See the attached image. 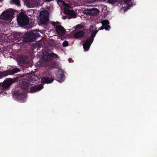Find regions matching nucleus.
Returning a JSON list of instances; mask_svg holds the SVG:
<instances>
[{
	"mask_svg": "<svg viewBox=\"0 0 157 157\" xmlns=\"http://www.w3.org/2000/svg\"><path fill=\"white\" fill-rule=\"evenodd\" d=\"M96 28L95 26H91L89 28L90 31L93 33L92 34L91 36V39L90 40H87L84 42L83 46L84 49L87 51L88 50L90 44L93 42V39L95 36V35L97 33L99 30H96Z\"/></svg>",
	"mask_w": 157,
	"mask_h": 157,
	"instance_id": "f257e3e1",
	"label": "nucleus"
},
{
	"mask_svg": "<svg viewBox=\"0 0 157 157\" xmlns=\"http://www.w3.org/2000/svg\"><path fill=\"white\" fill-rule=\"evenodd\" d=\"M39 31H32L25 33L23 36V40L25 42H29L36 39L40 36Z\"/></svg>",
	"mask_w": 157,
	"mask_h": 157,
	"instance_id": "f03ea898",
	"label": "nucleus"
},
{
	"mask_svg": "<svg viewBox=\"0 0 157 157\" xmlns=\"http://www.w3.org/2000/svg\"><path fill=\"white\" fill-rule=\"evenodd\" d=\"M57 3L59 6L60 5V3L64 6V13L65 14L70 15L71 17L75 18L76 17V14L74 11L66 3L62 0H58Z\"/></svg>",
	"mask_w": 157,
	"mask_h": 157,
	"instance_id": "7ed1b4c3",
	"label": "nucleus"
},
{
	"mask_svg": "<svg viewBox=\"0 0 157 157\" xmlns=\"http://www.w3.org/2000/svg\"><path fill=\"white\" fill-rule=\"evenodd\" d=\"M17 20L19 24L23 25L28 24L29 21L27 16L24 13L19 14L17 18Z\"/></svg>",
	"mask_w": 157,
	"mask_h": 157,
	"instance_id": "20e7f679",
	"label": "nucleus"
},
{
	"mask_svg": "<svg viewBox=\"0 0 157 157\" xmlns=\"http://www.w3.org/2000/svg\"><path fill=\"white\" fill-rule=\"evenodd\" d=\"M14 13L13 10L10 9L2 13L0 16V18L5 20H9L12 18Z\"/></svg>",
	"mask_w": 157,
	"mask_h": 157,
	"instance_id": "39448f33",
	"label": "nucleus"
},
{
	"mask_svg": "<svg viewBox=\"0 0 157 157\" xmlns=\"http://www.w3.org/2000/svg\"><path fill=\"white\" fill-rule=\"evenodd\" d=\"M49 14L46 10L41 11L40 13V17L42 23H45L48 19Z\"/></svg>",
	"mask_w": 157,
	"mask_h": 157,
	"instance_id": "423d86ee",
	"label": "nucleus"
},
{
	"mask_svg": "<svg viewBox=\"0 0 157 157\" xmlns=\"http://www.w3.org/2000/svg\"><path fill=\"white\" fill-rule=\"evenodd\" d=\"M132 5L131 0H124L121 5V9H124V11H125L128 9L129 7L132 6Z\"/></svg>",
	"mask_w": 157,
	"mask_h": 157,
	"instance_id": "0eeeda50",
	"label": "nucleus"
},
{
	"mask_svg": "<svg viewBox=\"0 0 157 157\" xmlns=\"http://www.w3.org/2000/svg\"><path fill=\"white\" fill-rule=\"evenodd\" d=\"M84 13L87 15H97L99 12L98 9L93 8L92 9H87L83 11Z\"/></svg>",
	"mask_w": 157,
	"mask_h": 157,
	"instance_id": "6e6552de",
	"label": "nucleus"
},
{
	"mask_svg": "<svg viewBox=\"0 0 157 157\" xmlns=\"http://www.w3.org/2000/svg\"><path fill=\"white\" fill-rule=\"evenodd\" d=\"M14 82L12 78H9L5 81L1 85L3 88H7L9 87L10 85ZM1 84L2 83H1Z\"/></svg>",
	"mask_w": 157,
	"mask_h": 157,
	"instance_id": "1a4fd4ad",
	"label": "nucleus"
},
{
	"mask_svg": "<svg viewBox=\"0 0 157 157\" xmlns=\"http://www.w3.org/2000/svg\"><path fill=\"white\" fill-rule=\"evenodd\" d=\"M54 26L56 27L57 33L59 35H62L64 34L65 30L63 27L59 25H55Z\"/></svg>",
	"mask_w": 157,
	"mask_h": 157,
	"instance_id": "9d476101",
	"label": "nucleus"
},
{
	"mask_svg": "<svg viewBox=\"0 0 157 157\" xmlns=\"http://www.w3.org/2000/svg\"><path fill=\"white\" fill-rule=\"evenodd\" d=\"M102 25L99 28V30L105 29L106 30H109L110 27L108 24H109V22L107 20H104L101 21Z\"/></svg>",
	"mask_w": 157,
	"mask_h": 157,
	"instance_id": "9b49d317",
	"label": "nucleus"
},
{
	"mask_svg": "<svg viewBox=\"0 0 157 157\" xmlns=\"http://www.w3.org/2000/svg\"><path fill=\"white\" fill-rule=\"evenodd\" d=\"M30 89L29 92L33 93L35 92L36 91H40L43 88V86L41 85H39L38 86H34L31 87Z\"/></svg>",
	"mask_w": 157,
	"mask_h": 157,
	"instance_id": "f8f14e48",
	"label": "nucleus"
},
{
	"mask_svg": "<svg viewBox=\"0 0 157 157\" xmlns=\"http://www.w3.org/2000/svg\"><path fill=\"white\" fill-rule=\"evenodd\" d=\"M26 6L29 8H33L36 6L35 0H28L26 1Z\"/></svg>",
	"mask_w": 157,
	"mask_h": 157,
	"instance_id": "ddd939ff",
	"label": "nucleus"
},
{
	"mask_svg": "<svg viewBox=\"0 0 157 157\" xmlns=\"http://www.w3.org/2000/svg\"><path fill=\"white\" fill-rule=\"evenodd\" d=\"M53 81L52 78H43L41 79V82L42 83H51Z\"/></svg>",
	"mask_w": 157,
	"mask_h": 157,
	"instance_id": "4468645a",
	"label": "nucleus"
},
{
	"mask_svg": "<svg viewBox=\"0 0 157 157\" xmlns=\"http://www.w3.org/2000/svg\"><path fill=\"white\" fill-rule=\"evenodd\" d=\"M84 35V32L82 31H80L75 33L74 36L75 38H78Z\"/></svg>",
	"mask_w": 157,
	"mask_h": 157,
	"instance_id": "2eb2a0df",
	"label": "nucleus"
},
{
	"mask_svg": "<svg viewBox=\"0 0 157 157\" xmlns=\"http://www.w3.org/2000/svg\"><path fill=\"white\" fill-rule=\"evenodd\" d=\"M10 3L12 4H15L18 6L20 5L19 0H11L10 1Z\"/></svg>",
	"mask_w": 157,
	"mask_h": 157,
	"instance_id": "dca6fc26",
	"label": "nucleus"
},
{
	"mask_svg": "<svg viewBox=\"0 0 157 157\" xmlns=\"http://www.w3.org/2000/svg\"><path fill=\"white\" fill-rule=\"evenodd\" d=\"M63 74L62 73V71H59L58 72L57 75L58 78H63Z\"/></svg>",
	"mask_w": 157,
	"mask_h": 157,
	"instance_id": "f3484780",
	"label": "nucleus"
},
{
	"mask_svg": "<svg viewBox=\"0 0 157 157\" xmlns=\"http://www.w3.org/2000/svg\"><path fill=\"white\" fill-rule=\"evenodd\" d=\"M20 71V70L17 68L13 69L11 72V74H14Z\"/></svg>",
	"mask_w": 157,
	"mask_h": 157,
	"instance_id": "a211bd4d",
	"label": "nucleus"
},
{
	"mask_svg": "<svg viewBox=\"0 0 157 157\" xmlns=\"http://www.w3.org/2000/svg\"><path fill=\"white\" fill-rule=\"evenodd\" d=\"M118 0H109L108 1L109 2L112 4H113L116 3Z\"/></svg>",
	"mask_w": 157,
	"mask_h": 157,
	"instance_id": "6ab92c4d",
	"label": "nucleus"
},
{
	"mask_svg": "<svg viewBox=\"0 0 157 157\" xmlns=\"http://www.w3.org/2000/svg\"><path fill=\"white\" fill-rule=\"evenodd\" d=\"M63 45L64 46L66 47L68 46V42L67 41H65L63 43Z\"/></svg>",
	"mask_w": 157,
	"mask_h": 157,
	"instance_id": "aec40b11",
	"label": "nucleus"
},
{
	"mask_svg": "<svg viewBox=\"0 0 157 157\" xmlns=\"http://www.w3.org/2000/svg\"><path fill=\"white\" fill-rule=\"evenodd\" d=\"M20 96L21 98H21H22V100H23L25 97V94H21L20 95Z\"/></svg>",
	"mask_w": 157,
	"mask_h": 157,
	"instance_id": "412c9836",
	"label": "nucleus"
},
{
	"mask_svg": "<svg viewBox=\"0 0 157 157\" xmlns=\"http://www.w3.org/2000/svg\"><path fill=\"white\" fill-rule=\"evenodd\" d=\"M67 18V17L66 16H63L62 18L63 19H66Z\"/></svg>",
	"mask_w": 157,
	"mask_h": 157,
	"instance_id": "4be33fe9",
	"label": "nucleus"
},
{
	"mask_svg": "<svg viewBox=\"0 0 157 157\" xmlns=\"http://www.w3.org/2000/svg\"><path fill=\"white\" fill-rule=\"evenodd\" d=\"M46 0V1L48 2H50L51 1V0Z\"/></svg>",
	"mask_w": 157,
	"mask_h": 157,
	"instance_id": "5701e85b",
	"label": "nucleus"
},
{
	"mask_svg": "<svg viewBox=\"0 0 157 157\" xmlns=\"http://www.w3.org/2000/svg\"><path fill=\"white\" fill-rule=\"evenodd\" d=\"M79 26V25H77V27L78 28H80V27H78Z\"/></svg>",
	"mask_w": 157,
	"mask_h": 157,
	"instance_id": "b1692460",
	"label": "nucleus"
},
{
	"mask_svg": "<svg viewBox=\"0 0 157 157\" xmlns=\"http://www.w3.org/2000/svg\"><path fill=\"white\" fill-rule=\"evenodd\" d=\"M3 1V0H0V2H1Z\"/></svg>",
	"mask_w": 157,
	"mask_h": 157,
	"instance_id": "393cba45",
	"label": "nucleus"
},
{
	"mask_svg": "<svg viewBox=\"0 0 157 157\" xmlns=\"http://www.w3.org/2000/svg\"><path fill=\"white\" fill-rule=\"evenodd\" d=\"M55 56H54L53 57H55V58H56V55H55Z\"/></svg>",
	"mask_w": 157,
	"mask_h": 157,
	"instance_id": "a878e982",
	"label": "nucleus"
},
{
	"mask_svg": "<svg viewBox=\"0 0 157 157\" xmlns=\"http://www.w3.org/2000/svg\"><path fill=\"white\" fill-rule=\"evenodd\" d=\"M2 92V91H0V94H1V93Z\"/></svg>",
	"mask_w": 157,
	"mask_h": 157,
	"instance_id": "bb28decb",
	"label": "nucleus"
},
{
	"mask_svg": "<svg viewBox=\"0 0 157 157\" xmlns=\"http://www.w3.org/2000/svg\"><path fill=\"white\" fill-rule=\"evenodd\" d=\"M1 83H0V86H1Z\"/></svg>",
	"mask_w": 157,
	"mask_h": 157,
	"instance_id": "cd10ccee",
	"label": "nucleus"
}]
</instances>
